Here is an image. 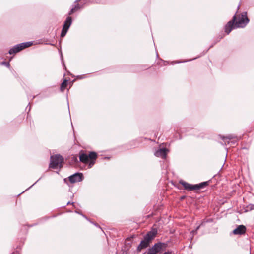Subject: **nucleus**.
Returning <instances> with one entry per match:
<instances>
[{"mask_svg": "<svg viewBox=\"0 0 254 254\" xmlns=\"http://www.w3.org/2000/svg\"><path fill=\"white\" fill-rule=\"evenodd\" d=\"M239 8L240 5L238 6L237 11L232 20L229 21L225 26V32L227 34H229L233 29L244 28L250 21L246 12L238 14Z\"/></svg>", "mask_w": 254, "mask_h": 254, "instance_id": "obj_1", "label": "nucleus"}, {"mask_svg": "<svg viewBox=\"0 0 254 254\" xmlns=\"http://www.w3.org/2000/svg\"><path fill=\"white\" fill-rule=\"evenodd\" d=\"M157 233V230L156 229H152L149 231L145 235L143 240L140 242V244L137 247V251L140 252L141 250L146 248L149 245L151 241L155 237Z\"/></svg>", "mask_w": 254, "mask_h": 254, "instance_id": "obj_2", "label": "nucleus"}, {"mask_svg": "<svg viewBox=\"0 0 254 254\" xmlns=\"http://www.w3.org/2000/svg\"><path fill=\"white\" fill-rule=\"evenodd\" d=\"M179 183L183 186L185 190L189 191L199 190L201 189L206 187L209 185V181L203 182L196 185H192L189 184L185 181H184L183 180L179 181Z\"/></svg>", "mask_w": 254, "mask_h": 254, "instance_id": "obj_3", "label": "nucleus"}, {"mask_svg": "<svg viewBox=\"0 0 254 254\" xmlns=\"http://www.w3.org/2000/svg\"><path fill=\"white\" fill-rule=\"evenodd\" d=\"M97 156V153L95 152H91L89 155L82 153L80 154L79 159L81 162L84 163H88L89 159H91V161L89 163V166L91 167L94 164L93 160L96 159Z\"/></svg>", "mask_w": 254, "mask_h": 254, "instance_id": "obj_4", "label": "nucleus"}, {"mask_svg": "<svg viewBox=\"0 0 254 254\" xmlns=\"http://www.w3.org/2000/svg\"><path fill=\"white\" fill-rule=\"evenodd\" d=\"M64 161L63 157L60 154L52 155L51 156L49 167L52 169L61 168Z\"/></svg>", "mask_w": 254, "mask_h": 254, "instance_id": "obj_5", "label": "nucleus"}, {"mask_svg": "<svg viewBox=\"0 0 254 254\" xmlns=\"http://www.w3.org/2000/svg\"><path fill=\"white\" fill-rule=\"evenodd\" d=\"M167 245L164 243L159 242L155 243L154 246L149 248L147 252L143 254H157L161 253L163 249H165Z\"/></svg>", "mask_w": 254, "mask_h": 254, "instance_id": "obj_6", "label": "nucleus"}, {"mask_svg": "<svg viewBox=\"0 0 254 254\" xmlns=\"http://www.w3.org/2000/svg\"><path fill=\"white\" fill-rule=\"evenodd\" d=\"M32 44V43L30 42L17 44L9 50V53L11 55L17 53L24 48L30 47Z\"/></svg>", "mask_w": 254, "mask_h": 254, "instance_id": "obj_7", "label": "nucleus"}, {"mask_svg": "<svg viewBox=\"0 0 254 254\" xmlns=\"http://www.w3.org/2000/svg\"><path fill=\"white\" fill-rule=\"evenodd\" d=\"M71 23L72 18L71 17L68 16L64 22V25L61 34L62 37L65 36Z\"/></svg>", "mask_w": 254, "mask_h": 254, "instance_id": "obj_8", "label": "nucleus"}, {"mask_svg": "<svg viewBox=\"0 0 254 254\" xmlns=\"http://www.w3.org/2000/svg\"><path fill=\"white\" fill-rule=\"evenodd\" d=\"M69 181L72 183L80 182L83 179V174L81 173H76L69 177Z\"/></svg>", "mask_w": 254, "mask_h": 254, "instance_id": "obj_9", "label": "nucleus"}, {"mask_svg": "<svg viewBox=\"0 0 254 254\" xmlns=\"http://www.w3.org/2000/svg\"><path fill=\"white\" fill-rule=\"evenodd\" d=\"M247 230L246 227L243 225H239L236 229L233 231V233L234 235H243L245 234Z\"/></svg>", "mask_w": 254, "mask_h": 254, "instance_id": "obj_10", "label": "nucleus"}, {"mask_svg": "<svg viewBox=\"0 0 254 254\" xmlns=\"http://www.w3.org/2000/svg\"><path fill=\"white\" fill-rule=\"evenodd\" d=\"M167 155V150L165 148L160 149L155 152V155L157 157L165 158Z\"/></svg>", "mask_w": 254, "mask_h": 254, "instance_id": "obj_11", "label": "nucleus"}, {"mask_svg": "<svg viewBox=\"0 0 254 254\" xmlns=\"http://www.w3.org/2000/svg\"><path fill=\"white\" fill-rule=\"evenodd\" d=\"M67 82H68V81L67 80L65 79L61 84V90L62 91H64V89L66 88L67 85Z\"/></svg>", "mask_w": 254, "mask_h": 254, "instance_id": "obj_12", "label": "nucleus"}, {"mask_svg": "<svg viewBox=\"0 0 254 254\" xmlns=\"http://www.w3.org/2000/svg\"><path fill=\"white\" fill-rule=\"evenodd\" d=\"M234 137L231 135H229L227 136H223L221 137V138L223 139L225 142H227L228 143H229V140L232 139Z\"/></svg>", "mask_w": 254, "mask_h": 254, "instance_id": "obj_13", "label": "nucleus"}, {"mask_svg": "<svg viewBox=\"0 0 254 254\" xmlns=\"http://www.w3.org/2000/svg\"><path fill=\"white\" fill-rule=\"evenodd\" d=\"M254 209V204H249L245 208V212H248Z\"/></svg>", "mask_w": 254, "mask_h": 254, "instance_id": "obj_14", "label": "nucleus"}, {"mask_svg": "<svg viewBox=\"0 0 254 254\" xmlns=\"http://www.w3.org/2000/svg\"><path fill=\"white\" fill-rule=\"evenodd\" d=\"M74 3L75 4V5L72 7V8L76 11L78 10H79L81 7L79 5V4L77 3Z\"/></svg>", "mask_w": 254, "mask_h": 254, "instance_id": "obj_15", "label": "nucleus"}, {"mask_svg": "<svg viewBox=\"0 0 254 254\" xmlns=\"http://www.w3.org/2000/svg\"><path fill=\"white\" fill-rule=\"evenodd\" d=\"M75 11L72 8L70 11L69 12V15H71L72 13H73Z\"/></svg>", "mask_w": 254, "mask_h": 254, "instance_id": "obj_16", "label": "nucleus"}, {"mask_svg": "<svg viewBox=\"0 0 254 254\" xmlns=\"http://www.w3.org/2000/svg\"><path fill=\"white\" fill-rule=\"evenodd\" d=\"M163 254H171V252H165Z\"/></svg>", "mask_w": 254, "mask_h": 254, "instance_id": "obj_17", "label": "nucleus"}, {"mask_svg": "<svg viewBox=\"0 0 254 254\" xmlns=\"http://www.w3.org/2000/svg\"><path fill=\"white\" fill-rule=\"evenodd\" d=\"M81 0H76L75 1V3H77L79 1H80Z\"/></svg>", "mask_w": 254, "mask_h": 254, "instance_id": "obj_18", "label": "nucleus"}, {"mask_svg": "<svg viewBox=\"0 0 254 254\" xmlns=\"http://www.w3.org/2000/svg\"><path fill=\"white\" fill-rule=\"evenodd\" d=\"M200 227V226H198L196 229V230L197 231V230H198V229Z\"/></svg>", "mask_w": 254, "mask_h": 254, "instance_id": "obj_19", "label": "nucleus"}, {"mask_svg": "<svg viewBox=\"0 0 254 254\" xmlns=\"http://www.w3.org/2000/svg\"><path fill=\"white\" fill-rule=\"evenodd\" d=\"M68 204H70V202H68L67 203V205H68Z\"/></svg>", "mask_w": 254, "mask_h": 254, "instance_id": "obj_20", "label": "nucleus"}]
</instances>
